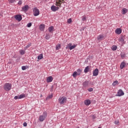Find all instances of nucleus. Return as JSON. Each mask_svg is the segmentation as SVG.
I'll list each match as a JSON object with an SVG mask.
<instances>
[{
	"instance_id": "obj_6",
	"label": "nucleus",
	"mask_w": 128,
	"mask_h": 128,
	"mask_svg": "<svg viewBox=\"0 0 128 128\" xmlns=\"http://www.w3.org/2000/svg\"><path fill=\"white\" fill-rule=\"evenodd\" d=\"M28 8H30L28 5H25L24 6L22 7V12H26L28 10Z\"/></svg>"
},
{
	"instance_id": "obj_35",
	"label": "nucleus",
	"mask_w": 128,
	"mask_h": 128,
	"mask_svg": "<svg viewBox=\"0 0 128 128\" xmlns=\"http://www.w3.org/2000/svg\"><path fill=\"white\" fill-rule=\"evenodd\" d=\"M22 70H26V66H22Z\"/></svg>"
},
{
	"instance_id": "obj_20",
	"label": "nucleus",
	"mask_w": 128,
	"mask_h": 128,
	"mask_svg": "<svg viewBox=\"0 0 128 128\" xmlns=\"http://www.w3.org/2000/svg\"><path fill=\"white\" fill-rule=\"evenodd\" d=\"M126 12H128V9H126V8H124L122 10V14H126Z\"/></svg>"
},
{
	"instance_id": "obj_36",
	"label": "nucleus",
	"mask_w": 128,
	"mask_h": 128,
	"mask_svg": "<svg viewBox=\"0 0 128 128\" xmlns=\"http://www.w3.org/2000/svg\"><path fill=\"white\" fill-rule=\"evenodd\" d=\"M88 90L90 92H93L94 91V88H88Z\"/></svg>"
},
{
	"instance_id": "obj_10",
	"label": "nucleus",
	"mask_w": 128,
	"mask_h": 128,
	"mask_svg": "<svg viewBox=\"0 0 128 128\" xmlns=\"http://www.w3.org/2000/svg\"><path fill=\"white\" fill-rule=\"evenodd\" d=\"M98 76V69L96 68L93 71V76Z\"/></svg>"
},
{
	"instance_id": "obj_2",
	"label": "nucleus",
	"mask_w": 128,
	"mask_h": 128,
	"mask_svg": "<svg viewBox=\"0 0 128 128\" xmlns=\"http://www.w3.org/2000/svg\"><path fill=\"white\" fill-rule=\"evenodd\" d=\"M46 116H48V113L46 112H43V114L42 115H40L39 117V120L40 122H44L46 118Z\"/></svg>"
},
{
	"instance_id": "obj_9",
	"label": "nucleus",
	"mask_w": 128,
	"mask_h": 128,
	"mask_svg": "<svg viewBox=\"0 0 128 128\" xmlns=\"http://www.w3.org/2000/svg\"><path fill=\"white\" fill-rule=\"evenodd\" d=\"M14 18H16V20H18V22H20L22 20V18L20 15H16L14 16Z\"/></svg>"
},
{
	"instance_id": "obj_22",
	"label": "nucleus",
	"mask_w": 128,
	"mask_h": 128,
	"mask_svg": "<svg viewBox=\"0 0 128 128\" xmlns=\"http://www.w3.org/2000/svg\"><path fill=\"white\" fill-rule=\"evenodd\" d=\"M40 30H44V24H40Z\"/></svg>"
},
{
	"instance_id": "obj_29",
	"label": "nucleus",
	"mask_w": 128,
	"mask_h": 128,
	"mask_svg": "<svg viewBox=\"0 0 128 128\" xmlns=\"http://www.w3.org/2000/svg\"><path fill=\"white\" fill-rule=\"evenodd\" d=\"M117 48H118V46H112V50L114 51V50H116Z\"/></svg>"
},
{
	"instance_id": "obj_26",
	"label": "nucleus",
	"mask_w": 128,
	"mask_h": 128,
	"mask_svg": "<svg viewBox=\"0 0 128 128\" xmlns=\"http://www.w3.org/2000/svg\"><path fill=\"white\" fill-rule=\"evenodd\" d=\"M48 30L50 32H52V30H54V26H51L48 28Z\"/></svg>"
},
{
	"instance_id": "obj_1",
	"label": "nucleus",
	"mask_w": 128,
	"mask_h": 128,
	"mask_svg": "<svg viewBox=\"0 0 128 128\" xmlns=\"http://www.w3.org/2000/svg\"><path fill=\"white\" fill-rule=\"evenodd\" d=\"M12 84L10 83H6L4 86V89L6 92H10L12 90Z\"/></svg>"
},
{
	"instance_id": "obj_32",
	"label": "nucleus",
	"mask_w": 128,
	"mask_h": 128,
	"mask_svg": "<svg viewBox=\"0 0 128 128\" xmlns=\"http://www.w3.org/2000/svg\"><path fill=\"white\" fill-rule=\"evenodd\" d=\"M118 40L122 43H124V38H122V37L120 38Z\"/></svg>"
},
{
	"instance_id": "obj_19",
	"label": "nucleus",
	"mask_w": 128,
	"mask_h": 128,
	"mask_svg": "<svg viewBox=\"0 0 128 128\" xmlns=\"http://www.w3.org/2000/svg\"><path fill=\"white\" fill-rule=\"evenodd\" d=\"M76 72H77V74L78 76H80V74H82V69H80V68L78 69Z\"/></svg>"
},
{
	"instance_id": "obj_41",
	"label": "nucleus",
	"mask_w": 128,
	"mask_h": 128,
	"mask_svg": "<svg viewBox=\"0 0 128 128\" xmlns=\"http://www.w3.org/2000/svg\"><path fill=\"white\" fill-rule=\"evenodd\" d=\"M23 126H28V124L26 123V122H25L23 124Z\"/></svg>"
},
{
	"instance_id": "obj_27",
	"label": "nucleus",
	"mask_w": 128,
	"mask_h": 128,
	"mask_svg": "<svg viewBox=\"0 0 128 128\" xmlns=\"http://www.w3.org/2000/svg\"><path fill=\"white\" fill-rule=\"evenodd\" d=\"M117 84H118V81L116 80L112 83V86H117Z\"/></svg>"
},
{
	"instance_id": "obj_44",
	"label": "nucleus",
	"mask_w": 128,
	"mask_h": 128,
	"mask_svg": "<svg viewBox=\"0 0 128 128\" xmlns=\"http://www.w3.org/2000/svg\"><path fill=\"white\" fill-rule=\"evenodd\" d=\"M53 90H54V86H52L51 88L50 92H52Z\"/></svg>"
},
{
	"instance_id": "obj_45",
	"label": "nucleus",
	"mask_w": 128,
	"mask_h": 128,
	"mask_svg": "<svg viewBox=\"0 0 128 128\" xmlns=\"http://www.w3.org/2000/svg\"><path fill=\"white\" fill-rule=\"evenodd\" d=\"M80 128V127H77V128Z\"/></svg>"
},
{
	"instance_id": "obj_33",
	"label": "nucleus",
	"mask_w": 128,
	"mask_h": 128,
	"mask_svg": "<svg viewBox=\"0 0 128 128\" xmlns=\"http://www.w3.org/2000/svg\"><path fill=\"white\" fill-rule=\"evenodd\" d=\"M86 16H82V21L86 22Z\"/></svg>"
},
{
	"instance_id": "obj_14",
	"label": "nucleus",
	"mask_w": 128,
	"mask_h": 128,
	"mask_svg": "<svg viewBox=\"0 0 128 128\" xmlns=\"http://www.w3.org/2000/svg\"><path fill=\"white\" fill-rule=\"evenodd\" d=\"M84 104L85 106H90V104H91L90 100H85L84 102Z\"/></svg>"
},
{
	"instance_id": "obj_3",
	"label": "nucleus",
	"mask_w": 128,
	"mask_h": 128,
	"mask_svg": "<svg viewBox=\"0 0 128 128\" xmlns=\"http://www.w3.org/2000/svg\"><path fill=\"white\" fill-rule=\"evenodd\" d=\"M58 100L60 104H64L66 102V96L60 97Z\"/></svg>"
},
{
	"instance_id": "obj_11",
	"label": "nucleus",
	"mask_w": 128,
	"mask_h": 128,
	"mask_svg": "<svg viewBox=\"0 0 128 128\" xmlns=\"http://www.w3.org/2000/svg\"><path fill=\"white\" fill-rule=\"evenodd\" d=\"M59 8L58 7H56L54 5L51 6V10L52 12H56V10H58Z\"/></svg>"
},
{
	"instance_id": "obj_43",
	"label": "nucleus",
	"mask_w": 128,
	"mask_h": 128,
	"mask_svg": "<svg viewBox=\"0 0 128 128\" xmlns=\"http://www.w3.org/2000/svg\"><path fill=\"white\" fill-rule=\"evenodd\" d=\"M118 122H119L118 121H117V120L114 122L115 124H118Z\"/></svg>"
},
{
	"instance_id": "obj_30",
	"label": "nucleus",
	"mask_w": 128,
	"mask_h": 128,
	"mask_svg": "<svg viewBox=\"0 0 128 128\" xmlns=\"http://www.w3.org/2000/svg\"><path fill=\"white\" fill-rule=\"evenodd\" d=\"M76 76L78 75V74L76 71H75L72 74V76L74 78H76Z\"/></svg>"
},
{
	"instance_id": "obj_21",
	"label": "nucleus",
	"mask_w": 128,
	"mask_h": 128,
	"mask_svg": "<svg viewBox=\"0 0 128 128\" xmlns=\"http://www.w3.org/2000/svg\"><path fill=\"white\" fill-rule=\"evenodd\" d=\"M30 46H32V43H28V44L24 48V50H28V48H30Z\"/></svg>"
},
{
	"instance_id": "obj_28",
	"label": "nucleus",
	"mask_w": 128,
	"mask_h": 128,
	"mask_svg": "<svg viewBox=\"0 0 128 128\" xmlns=\"http://www.w3.org/2000/svg\"><path fill=\"white\" fill-rule=\"evenodd\" d=\"M50 34H46L45 38L46 40H50Z\"/></svg>"
},
{
	"instance_id": "obj_31",
	"label": "nucleus",
	"mask_w": 128,
	"mask_h": 128,
	"mask_svg": "<svg viewBox=\"0 0 128 128\" xmlns=\"http://www.w3.org/2000/svg\"><path fill=\"white\" fill-rule=\"evenodd\" d=\"M44 56H42V54H40L38 57V60H42Z\"/></svg>"
},
{
	"instance_id": "obj_23",
	"label": "nucleus",
	"mask_w": 128,
	"mask_h": 128,
	"mask_svg": "<svg viewBox=\"0 0 128 128\" xmlns=\"http://www.w3.org/2000/svg\"><path fill=\"white\" fill-rule=\"evenodd\" d=\"M19 52H20V54L24 56V54H26V50H21L19 51Z\"/></svg>"
},
{
	"instance_id": "obj_17",
	"label": "nucleus",
	"mask_w": 128,
	"mask_h": 128,
	"mask_svg": "<svg viewBox=\"0 0 128 128\" xmlns=\"http://www.w3.org/2000/svg\"><path fill=\"white\" fill-rule=\"evenodd\" d=\"M62 4V0H58V1L56 2V5L58 6H60Z\"/></svg>"
},
{
	"instance_id": "obj_13",
	"label": "nucleus",
	"mask_w": 128,
	"mask_h": 128,
	"mask_svg": "<svg viewBox=\"0 0 128 128\" xmlns=\"http://www.w3.org/2000/svg\"><path fill=\"white\" fill-rule=\"evenodd\" d=\"M54 80V78L52 76H48L46 79L47 82H52Z\"/></svg>"
},
{
	"instance_id": "obj_25",
	"label": "nucleus",
	"mask_w": 128,
	"mask_h": 128,
	"mask_svg": "<svg viewBox=\"0 0 128 128\" xmlns=\"http://www.w3.org/2000/svg\"><path fill=\"white\" fill-rule=\"evenodd\" d=\"M52 96H54V94H51L50 95H49L46 98V100H50V98H52Z\"/></svg>"
},
{
	"instance_id": "obj_12",
	"label": "nucleus",
	"mask_w": 128,
	"mask_h": 128,
	"mask_svg": "<svg viewBox=\"0 0 128 128\" xmlns=\"http://www.w3.org/2000/svg\"><path fill=\"white\" fill-rule=\"evenodd\" d=\"M82 86L84 88H88L90 86V82L85 81L83 82Z\"/></svg>"
},
{
	"instance_id": "obj_40",
	"label": "nucleus",
	"mask_w": 128,
	"mask_h": 128,
	"mask_svg": "<svg viewBox=\"0 0 128 128\" xmlns=\"http://www.w3.org/2000/svg\"><path fill=\"white\" fill-rule=\"evenodd\" d=\"M27 26H28V28H30L32 26V23H28L27 24Z\"/></svg>"
},
{
	"instance_id": "obj_4",
	"label": "nucleus",
	"mask_w": 128,
	"mask_h": 128,
	"mask_svg": "<svg viewBox=\"0 0 128 128\" xmlns=\"http://www.w3.org/2000/svg\"><path fill=\"white\" fill-rule=\"evenodd\" d=\"M33 10V14L34 16H38L40 14V10L38 8L36 7L32 8Z\"/></svg>"
},
{
	"instance_id": "obj_39",
	"label": "nucleus",
	"mask_w": 128,
	"mask_h": 128,
	"mask_svg": "<svg viewBox=\"0 0 128 128\" xmlns=\"http://www.w3.org/2000/svg\"><path fill=\"white\" fill-rule=\"evenodd\" d=\"M22 0H19L18 2V4H19V6H22Z\"/></svg>"
},
{
	"instance_id": "obj_24",
	"label": "nucleus",
	"mask_w": 128,
	"mask_h": 128,
	"mask_svg": "<svg viewBox=\"0 0 128 128\" xmlns=\"http://www.w3.org/2000/svg\"><path fill=\"white\" fill-rule=\"evenodd\" d=\"M104 38V36L102 35H100L99 36H98L97 40H102Z\"/></svg>"
},
{
	"instance_id": "obj_37",
	"label": "nucleus",
	"mask_w": 128,
	"mask_h": 128,
	"mask_svg": "<svg viewBox=\"0 0 128 128\" xmlns=\"http://www.w3.org/2000/svg\"><path fill=\"white\" fill-rule=\"evenodd\" d=\"M8 2H9L12 4L13 2H16V0H8Z\"/></svg>"
},
{
	"instance_id": "obj_38",
	"label": "nucleus",
	"mask_w": 128,
	"mask_h": 128,
	"mask_svg": "<svg viewBox=\"0 0 128 128\" xmlns=\"http://www.w3.org/2000/svg\"><path fill=\"white\" fill-rule=\"evenodd\" d=\"M72 18H69L68 20V24H70V22H72Z\"/></svg>"
},
{
	"instance_id": "obj_8",
	"label": "nucleus",
	"mask_w": 128,
	"mask_h": 128,
	"mask_svg": "<svg viewBox=\"0 0 128 128\" xmlns=\"http://www.w3.org/2000/svg\"><path fill=\"white\" fill-rule=\"evenodd\" d=\"M124 95V91L122 90H119L118 94H117V96H122Z\"/></svg>"
},
{
	"instance_id": "obj_5",
	"label": "nucleus",
	"mask_w": 128,
	"mask_h": 128,
	"mask_svg": "<svg viewBox=\"0 0 128 128\" xmlns=\"http://www.w3.org/2000/svg\"><path fill=\"white\" fill-rule=\"evenodd\" d=\"M26 98V94H21L19 96H14V100H18V99H22Z\"/></svg>"
},
{
	"instance_id": "obj_34",
	"label": "nucleus",
	"mask_w": 128,
	"mask_h": 128,
	"mask_svg": "<svg viewBox=\"0 0 128 128\" xmlns=\"http://www.w3.org/2000/svg\"><path fill=\"white\" fill-rule=\"evenodd\" d=\"M60 44L59 45H57L56 46V50H60Z\"/></svg>"
},
{
	"instance_id": "obj_16",
	"label": "nucleus",
	"mask_w": 128,
	"mask_h": 128,
	"mask_svg": "<svg viewBox=\"0 0 128 128\" xmlns=\"http://www.w3.org/2000/svg\"><path fill=\"white\" fill-rule=\"evenodd\" d=\"M124 68H126V62H121L120 65V70H123Z\"/></svg>"
},
{
	"instance_id": "obj_42",
	"label": "nucleus",
	"mask_w": 128,
	"mask_h": 128,
	"mask_svg": "<svg viewBox=\"0 0 128 128\" xmlns=\"http://www.w3.org/2000/svg\"><path fill=\"white\" fill-rule=\"evenodd\" d=\"M96 116L95 115H92V118L93 119V120H94L95 118H96Z\"/></svg>"
},
{
	"instance_id": "obj_18",
	"label": "nucleus",
	"mask_w": 128,
	"mask_h": 128,
	"mask_svg": "<svg viewBox=\"0 0 128 128\" xmlns=\"http://www.w3.org/2000/svg\"><path fill=\"white\" fill-rule=\"evenodd\" d=\"M88 72H90V66H87L84 70V72H85V74H88Z\"/></svg>"
},
{
	"instance_id": "obj_7",
	"label": "nucleus",
	"mask_w": 128,
	"mask_h": 128,
	"mask_svg": "<svg viewBox=\"0 0 128 128\" xmlns=\"http://www.w3.org/2000/svg\"><path fill=\"white\" fill-rule=\"evenodd\" d=\"M68 48L70 50H74V48H76V44H74V45L72 46V43H69L68 44Z\"/></svg>"
},
{
	"instance_id": "obj_15",
	"label": "nucleus",
	"mask_w": 128,
	"mask_h": 128,
	"mask_svg": "<svg viewBox=\"0 0 128 128\" xmlns=\"http://www.w3.org/2000/svg\"><path fill=\"white\" fill-rule=\"evenodd\" d=\"M115 32L117 34H122V29L120 28L116 29Z\"/></svg>"
}]
</instances>
